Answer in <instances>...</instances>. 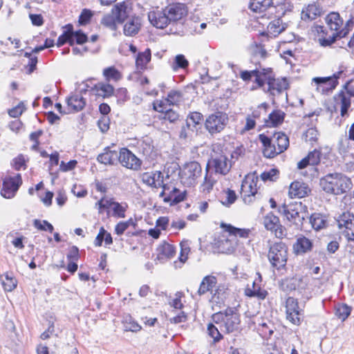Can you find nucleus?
I'll use <instances>...</instances> for the list:
<instances>
[{
    "label": "nucleus",
    "mask_w": 354,
    "mask_h": 354,
    "mask_svg": "<svg viewBox=\"0 0 354 354\" xmlns=\"http://www.w3.org/2000/svg\"><path fill=\"white\" fill-rule=\"evenodd\" d=\"M326 23L328 30L322 26L317 27V31L324 35L322 38L319 39V44L322 46H330L337 38L345 37L350 32L348 28H343V19L337 12L329 13L326 17Z\"/></svg>",
    "instance_id": "nucleus-1"
},
{
    "label": "nucleus",
    "mask_w": 354,
    "mask_h": 354,
    "mask_svg": "<svg viewBox=\"0 0 354 354\" xmlns=\"http://www.w3.org/2000/svg\"><path fill=\"white\" fill-rule=\"evenodd\" d=\"M321 189L327 194L339 196L349 192L353 187L350 178L342 173H330L319 180Z\"/></svg>",
    "instance_id": "nucleus-2"
},
{
    "label": "nucleus",
    "mask_w": 354,
    "mask_h": 354,
    "mask_svg": "<svg viewBox=\"0 0 354 354\" xmlns=\"http://www.w3.org/2000/svg\"><path fill=\"white\" fill-rule=\"evenodd\" d=\"M214 323L219 325L221 330L227 333L238 331L240 329L241 318L238 310L235 308H227L223 311L212 315Z\"/></svg>",
    "instance_id": "nucleus-3"
},
{
    "label": "nucleus",
    "mask_w": 354,
    "mask_h": 354,
    "mask_svg": "<svg viewBox=\"0 0 354 354\" xmlns=\"http://www.w3.org/2000/svg\"><path fill=\"white\" fill-rule=\"evenodd\" d=\"M303 209L304 206L301 202H290L280 205L278 211L291 224L299 227L302 226L306 216Z\"/></svg>",
    "instance_id": "nucleus-4"
},
{
    "label": "nucleus",
    "mask_w": 354,
    "mask_h": 354,
    "mask_svg": "<svg viewBox=\"0 0 354 354\" xmlns=\"http://www.w3.org/2000/svg\"><path fill=\"white\" fill-rule=\"evenodd\" d=\"M259 182V178L254 174L245 176L241 187V195L244 203L250 205L260 197Z\"/></svg>",
    "instance_id": "nucleus-5"
},
{
    "label": "nucleus",
    "mask_w": 354,
    "mask_h": 354,
    "mask_svg": "<svg viewBox=\"0 0 354 354\" xmlns=\"http://www.w3.org/2000/svg\"><path fill=\"white\" fill-rule=\"evenodd\" d=\"M344 71V67L340 66L339 71L335 73L332 76L328 77H316L312 80V85L315 87L317 92L322 95H328L338 85V80L342 77Z\"/></svg>",
    "instance_id": "nucleus-6"
},
{
    "label": "nucleus",
    "mask_w": 354,
    "mask_h": 354,
    "mask_svg": "<svg viewBox=\"0 0 354 354\" xmlns=\"http://www.w3.org/2000/svg\"><path fill=\"white\" fill-rule=\"evenodd\" d=\"M268 257L272 267L277 270L285 268L288 260V246L282 241L270 245Z\"/></svg>",
    "instance_id": "nucleus-7"
},
{
    "label": "nucleus",
    "mask_w": 354,
    "mask_h": 354,
    "mask_svg": "<svg viewBox=\"0 0 354 354\" xmlns=\"http://www.w3.org/2000/svg\"><path fill=\"white\" fill-rule=\"evenodd\" d=\"M202 167L196 161L185 163L180 169V182L186 187H192L197 183L198 178L201 176Z\"/></svg>",
    "instance_id": "nucleus-8"
},
{
    "label": "nucleus",
    "mask_w": 354,
    "mask_h": 354,
    "mask_svg": "<svg viewBox=\"0 0 354 354\" xmlns=\"http://www.w3.org/2000/svg\"><path fill=\"white\" fill-rule=\"evenodd\" d=\"M228 116L226 113L217 111L209 115L205 120V128L212 134L221 132L227 125Z\"/></svg>",
    "instance_id": "nucleus-9"
},
{
    "label": "nucleus",
    "mask_w": 354,
    "mask_h": 354,
    "mask_svg": "<svg viewBox=\"0 0 354 354\" xmlns=\"http://www.w3.org/2000/svg\"><path fill=\"white\" fill-rule=\"evenodd\" d=\"M286 319L292 324L299 326L302 322L304 310L299 308L297 299L288 297L285 302Z\"/></svg>",
    "instance_id": "nucleus-10"
},
{
    "label": "nucleus",
    "mask_w": 354,
    "mask_h": 354,
    "mask_svg": "<svg viewBox=\"0 0 354 354\" xmlns=\"http://www.w3.org/2000/svg\"><path fill=\"white\" fill-rule=\"evenodd\" d=\"M339 232L348 240L354 241V215L343 213L337 219Z\"/></svg>",
    "instance_id": "nucleus-11"
},
{
    "label": "nucleus",
    "mask_w": 354,
    "mask_h": 354,
    "mask_svg": "<svg viewBox=\"0 0 354 354\" xmlns=\"http://www.w3.org/2000/svg\"><path fill=\"white\" fill-rule=\"evenodd\" d=\"M22 184L21 176L17 174L13 176H6L3 180L1 194L3 198H13Z\"/></svg>",
    "instance_id": "nucleus-12"
},
{
    "label": "nucleus",
    "mask_w": 354,
    "mask_h": 354,
    "mask_svg": "<svg viewBox=\"0 0 354 354\" xmlns=\"http://www.w3.org/2000/svg\"><path fill=\"white\" fill-rule=\"evenodd\" d=\"M265 228L270 231L277 238L283 239L286 235V228L281 224L278 216L272 212L267 214L263 220Z\"/></svg>",
    "instance_id": "nucleus-13"
},
{
    "label": "nucleus",
    "mask_w": 354,
    "mask_h": 354,
    "mask_svg": "<svg viewBox=\"0 0 354 354\" xmlns=\"http://www.w3.org/2000/svg\"><path fill=\"white\" fill-rule=\"evenodd\" d=\"M142 182L152 187H162V191L160 194V197L166 194V191L169 189V185L163 183V176L159 171L145 172L142 176Z\"/></svg>",
    "instance_id": "nucleus-14"
},
{
    "label": "nucleus",
    "mask_w": 354,
    "mask_h": 354,
    "mask_svg": "<svg viewBox=\"0 0 354 354\" xmlns=\"http://www.w3.org/2000/svg\"><path fill=\"white\" fill-rule=\"evenodd\" d=\"M118 161L122 167L133 171L139 170L142 165V161L127 148L120 149Z\"/></svg>",
    "instance_id": "nucleus-15"
},
{
    "label": "nucleus",
    "mask_w": 354,
    "mask_h": 354,
    "mask_svg": "<svg viewBox=\"0 0 354 354\" xmlns=\"http://www.w3.org/2000/svg\"><path fill=\"white\" fill-rule=\"evenodd\" d=\"M131 12L132 4L129 1L118 3L112 9V13L119 23H123L126 19L131 17Z\"/></svg>",
    "instance_id": "nucleus-16"
},
{
    "label": "nucleus",
    "mask_w": 354,
    "mask_h": 354,
    "mask_svg": "<svg viewBox=\"0 0 354 354\" xmlns=\"http://www.w3.org/2000/svg\"><path fill=\"white\" fill-rule=\"evenodd\" d=\"M165 8L171 23L180 20L187 14L186 5L181 3H171Z\"/></svg>",
    "instance_id": "nucleus-17"
},
{
    "label": "nucleus",
    "mask_w": 354,
    "mask_h": 354,
    "mask_svg": "<svg viewBox=\"0 0 354 354\" xmlns=\"http://www.w3.org/2000/svg\"><path fill=\"white\" fill-rule=\"evenodd\" d=\"M207 165H209V171H212L214 176L216 174L226 175L230 170V165L225 156H220L212 159L208 162Z\"/></svg>",
    "instance_id": "nucleus-18"
},
{
    "label": "nucleus",
    "mask_w": 354,
    "mask_h": 354,
    "mask_svg": "<svg viewBox=\"0 0 354 354\" xmlns=\"http://www.w3.org/2000/svg\"><path fill=\"white\" fill-rule=\"evenodd\" d=\"M148 18L151 24L157 28L163 29L171 23L165 8L150 12Z\"/></svg>",
    "instance_id": "nucleus-19"
},
{
    "label": "nucleus",
    "mask_w": 354,
    "mask_h": 354,
    "mask_svg": "<svg viewBox=\"0 0 354 354\" xmlns=\"http://www.w3.org/2000/svg\"><path fill=\"white\" fill-rule=\"evenodd\" d=\"M272 5V0H250L248 8L257 18H263Z\"/></svg>",
    "instance_id": "nucleus-20"
},
{
    "label": "nucleus",
    "mask_w": 354,
    "mask_h": 354,
    "mask_svg": "<svg viewBox=\"0 0 354 354\" xmlns=\"http://www.w3.org/2000/svg\"><path fill=\"white\" fill-rule=\"evenodd\" d=\"M259 140L263 145V154L266 158H272L279 154L274 140L270 139L263 133L259 136Z\"/></svg>",
    "instance_id": "nucleus-21"
},
{
    "label": "nucleus",
    "mask_w": 354,
    "mask_h": 354,
    "mask_svg": "<svg viewBox=\"0 0 354 354\" xmlns=\"http://www.w3.org/2000/svg\"><path fill=\"white\" fill-rule=\"evenodd\" d=\"M217 279L215 276L207 275L201 282L197 293L201 296L207 292H209L215 296L218 291V290L215 289Z\"/></svg>",
    "instance_id": "nucleus-22"
},
{
    "label": "nucleus",
    "mask_w": 354,
    "mask_h": 354,
    "mask_svg": "<svg viewBox=\"0 0 354 354\" xmlns=\"http://www.w3.org/2000/svg\"><path fill=\"white\" fill-rule=\"evenodd\" d=\"M310 192L311 189L306 183L299 180L292 182L289 188V195L291 198H304Z\"/></svg>",
    "instance_id": "nucleus-23"
},
{
    "label": "nucleus",
    "mask_w": 354,
    "mask_h": 354,
    "mask_svg": "<svg viewBox=\"0 0 354 354\" xmlns=\"http://www.w3.org/2000/svg\"><path fill=\"white\" fill-rule=\"evenodd\" d=\"M216 182L217 179H216L214 172L209 171V165H207L206 173L203 181L199 187L200 192L204 194H209L212 191Z\"/></svg>",
    "instance_id": "nucleus-24"
},
{
    "label": "nucleus",
    "mask_w": 354,
    "mask_h": 354,
    "mask_svg": "<svg viewBox=\"0 0 354 354\" xmlns=\"http://www.w3.org/2000/svg\"><path fill=\"white\" fill-rule=\"evenodd\" d=\"M289 87V82L286 77L275 78L274 76L268 86V91L275 95L286 91Z\"/></svg>",
    "instance_id": "nucleus-25"
},
{
    "label": "nucleus",
    "mask_w": 354,
    "mask_h": 354,
    "mask_svg": "<svg viewBox=\"0 0 354 354\" xmlns=\"http://www.w3.org/2000/svg\"><path fill=\"white\" fill-rule=\"evenodd\" d=\"M135 147L138 153H142L145 157H150L153 151V145L152 139L149 136L142 137L136 140Z\"/></svg>",
    "instance_id": "nucleus-26"
},
{
    "label": "nucleus",
    "mask_w": 354,
    "mask_h": 354,
    "mask_svg": "<svg viewBox=\"0 0 354 354\" xmlns=\"http://www.w3.org/2000/svg\"><path fill=\"white\" fill-rule=\"evenodd\" d=\"M274 75V74L271 68H261V66H259V67H257L254 82L258 85V87H263L266 84H269Z\"/></svg>",
    "instance_id": "nucleus-27"
},
{
    "label": "nucleus",
    "mask_w": 354,
    "mask_h": 354,
    "mask_svg": "<svg viewBox=\"0 0 354 354\" xmlns=\"http://www.w3.org/2000/svg\"><path fill=\"white\" fill-rule=\"evenodd\" d=\"M322 8L316 3L309 4L302 9L301 18L303 21H310L315 20L322 15Z\"/></svg>",
    "instance_id": "nucleus-28"
},
{
    "label": "nucleus",
    "mask_w": 354,
    "mask_h": 354,
    "mask_svg": "<svg viewBox=\"0 0 354 354\" xmlns=\"http://www.w3.org/2000/svg\"><path fill=\"white\" fill-rule=\"evenodd\" d=\"M141 23L140 17L137 16H131L127 19L124 27L123 32L126 36H134L137 35L140 29Z\"/></svg>",
    "instance_id": "nucleus-29"
},
{
    "label": "nucleus",
    "mask_w": 354,
    "mask_h": 354,
    "mask_svg": "<svg viewBox=\"0 0 354 354\" xmlns=\"http://www.w3.org/2000/svg\"><path fill=\"white\" fill-rule=\"evenodd\" d=\"M91 91L97 96L109 97L114 93V88L109 83L98 82L91 87Z\"/></svg>",
    "instance_id": "nucleus-30"
},
{
    "label": "nucleus",
    "mask_w": 354,
    "mask_h": 354,
    "mask_svg": "<svg viewBox=\"0 0 354 354\" xmlns=\"http://www.w3.org/2000/svg\"><path fill=\"white\" fill-rule=\"evenodd\" d=\"M68 108L71 111L78 112L84 109L86 100L80 93H73L66 99Z\"/></svg>",
    "instance_id": "nucleus-31"
},
{
    "label": "nucleus",
    "mask_w": 354,
    "mask_h": 354,
    "mask_svg": "<svg viewBox=\"0 0 354 354\" xmlns=\"http://www.w3.org/2000/svg\"><path fill=\"white\" fill-rule=\"evenodd\" d=\"M118 155L117 151L111 150L109 147L104 149V152L99 154L97 157V160L104 165H113L118 161Z\"/></svg>",
    "instance_id": "nucleus-32"
},
{
    "label": "nucleus",
    "mask_w": 354,
    "mask_h": 354,
    "mask_svg": "<svg viewBox=\"0 0 354 354\" xmlns=\"http://www.w3.org/2000/svg\"><path fill=\"white\" fill-rule=\"evenodd\" d=\"M162 198L164 202L170 203L171 205H176L185 200V192H180L176 187H172V189L170 190V187L169 186V189L166 191V194Z\"/></svg>",
    "instance_id": "nucleus-33"
},
{
    "label": "nucleus",
    "mask_w": 354,
    "mask_h": 354,
    "mask_svg": "<svg viewBox=\"0 0 354 354\" xmlns=\"http://www.w3.org/2000/svg\"><path fill=\"white\" fill-rule=\"evenodd\" d=\"M259 274V279L253 281L252 288L248 286L245 289V294L249 297H257L259 299H263L266 297L268 292L265 290H262L261 288V275Z\"/></svg>",
    "instance_id": "nucleus-34"
},
{
    "label": "nucleus",
    "mask_w": 354,
    "mask_h": 354,
    "mask_svg": "<svg viewBox=\"0 0 354 354\" xmlns=\"http://www.w3.org/2000/svg\"><path fill=\"white\" fill-rule=\"evenodd\" d=\"M286 27L282 23V20L279 18L275 19L270 21L267 26V30L266 32H263V35H266L269 37H276L281 32L285 30Z\"/></svg>",
    "instance_id": "nucleus-35"
},
{
    "label": "nucleus",
    "mask_w": 354,
    "mask_h": 354,
    "mask_svg": "<svg viewBox=\"0 0 354 354\" xmlns=\"http://www.w3.org/2000/svg\"><path fill=\"white\" fill-rule=\"evenodd\" d=\"M151 59V53L149 48L143 52H139L136 57V67L139 71H144Z\"/></svg>",
    "instance_id": "nucleus-36"
},
{
    "label": "nucleus",
    "mask_w": 354,
    "mask_h": 354,
    "mask_svg": "<svg viewBox=\"0 0 354 354\" xmlns=\"http://www.w3.org/2000/svg\"><path fill=\"white\" fill-rule=\"evenodd\" d=\"M221 227L224 229L225 232L229 234V236L240 237V238H248L252 232L250 229L245 228H238L232 226L230 224H222Z\"/></svg>",
    "instance_id": "nucleus-37"
},
{
    "label": "nucleus",
    "mask_w": 354,
    "mask_h": 354,
    "mask_svg": "<svg viewBox=\"0 0 354 354\" xmlns=\"http://www.w3.org/2000/svg\"><path fill=\"white\" fill-rule=\"evenodd\" d=\"M336 106H339L340 113L342 118L348 116V110L351 106L350 97L346 96L344 92H341L335 97Z\"/></svg>",
    "instance_id": "nucleus-38"
},
{
    "label": "nucleus",
    "mask_w": 354,
    "mask_h": 354,
    "mask_svg": "<svg viewBox=\"0 0 354 354\" xmlns=\"http://www.w3.org/2000/svg\"><path fill=\"white\" fill-rule=\"evenodd\" d=\"M312 246L313 243L310 239L305 236H301L297 238L293 245V250L296 254H304L310 251Z\"/></svg>",
    "instance_id": "nucleus-39"
},
{
    "label": "nucleus",
    "mask_w": 354,
    "mask_h": 354,
    "mask_svg": "<svg viewBox=\"0 0 354 354\" xmlns=\"http://www.w3.org/2000/svg\"><path fill=\"white\" fill-rule=\"evenodd\" d=\"M0 280L3 290L6 292L12 291L17 286V280L12 273H4L0 276Z\"/></svg>",
    "instance_id": "nucleus-40"
},
{
    "label": "nucleus",
    "mask_w": 354,
    "mask_h": 354,
    "mask_svg": "<svg viewBox=\"0 0 354 354\" xmlns=\"http://www.w3.org/2000/svg\"><path fill=\"white\" fill-rule=\"evenodd\" d=\"M180 253L178 257L179 261H174L176 267H181L188 259L190 252V241L188 240H183L180 243Z\"/></svg>",
    "instance_id": "nucleus-41"
},
{
    "label": "nucleus",
    "mask_w": 354,
    "mask_h": 354,
    "mask_svg": "<svg viewBox=\"0 0 354 354\" xmlns=\"http://www.w3.org/2000/svg\"><path fill=\"white\" fill-rule=\"evenodd\" d=\"M218 248L222 253H231L235 248V241L230 237H222L218 241Z\"/></svg>",
    "instance_id": "nucleus-42"
},
{
    "label": "nucleus",
    "mask_w": 354,
    "mask_h": 354,
    "mask_svg": "<svg viewBox=\"0 0 354 354\" xmlns=\"http://www.w3.org/2000/svg\"><path fill=\"white\" fill-rule=\"evenodd\" d=\"M251 62L255 64L259 63L260 59H265L268 53L261 44H255L251 46Z\"/></svg>",
    "instance_id": "nucleus-43"
},
{
    "label": "nucleus",
    "mask_w": 354,
    "mask_h": 354,
    "mask_svg": "<svg viewBox=\"0 0 354 354\" xmlns=\"http://www.w3.org/2000/svg\"><path fill=\"white\" fill-rule=\"evenodd\" d=\"M273 140L277 147L279 153L286 151L289 146V138L283 133L278 132L273 136Z\"/></svg>",
    "instance_id": "nucleus-44"
},
{
    "label": "nucleus",
    "mask_w": 354,
    "mask_h": 354,
    "mask_svg": "<svg viewBox=\"0 0 354 354\" xmlns=\"http://www.w3.org/2000/svg\"><path fill=\"white\" fill-rule=\"evenodd\" d=\"M158 250L160 259H171L176 254V248L172 244L168 243L161 244Z\"/></svg>",
    "instance_id": "nucleus-45"
},
{
    "label": "nucleus",
    "mask_w": 354,
    "mask_h": 354,
    "mask_svg": "<svg viewBox=\"0 0 354 354\" xmlns=\"http://www.w3.org/2000/svg\"><path fill=\"white\" fill-rule=\"evenodd\" d=\"M171 69L177 72L179 69L186 70L189 66V62L182 54L177 55L170 64Z\"/></svg>",
    "instance_id": "nucleus-46"
},
{
    "label": "nucleus",
    "mask_w": 354,
    "mask_h": 354,
    "mask_svg": "<svg viewBox=\"0 0 354 354\" xmlns=\"http://www.w3.org/2000/svg\"><path fill=\"white\" fill-rule=\"evenodd\" d=\"M285 113L281 110H274L269 114L268 120H265L267 126H277L284 120Z\"/></svg>",
    "instance_id": "nucleus-47"
},
{
    "label": "nucleus",
    "mask_w": 354,
    "mask_h": 354,
    "mask_svg": "<svg viewBox=\"0 0 354 354\" xmlns=\"http://www.w3.org/2000/svg\"><path fill=\"white\" fill-rule=\"evenodd\" d=\"M128 204L125 202L118 203L115 201L112 207V216L118 218H124L126 216V212L128 209Z\"/></svg>",
    "instance_id": "nucleus-48"
},
{
    "label": "nucleus",
    "mask_w": 354,
    "mask_h": 354,
    "mask_svg": "<svg viewBox=\"0 0 354 354\" xmlns=\"http://www.w3.org/2000/svg\"><path fill=\"white\" fill-rule=\"evenodd\" d=\"M103 75L106 81L117 82L122 78L121 73L114 66L108 67L104 69Z\"/></svg>",
    "instance_id": "nucleus-49"
},
{
    "label": "nucleus",
    "mask_w": 354,
    "mask_h": 354,
    "mask_svg": "<svg viewBox=\"0 0 354 354\" xmlns=\"http://www.w3.org/2000/svg\"><path fill=\"white\" fill-rule=\"evenodd\" d=\"M351 307L345 304H338L335 306V315L342 321H345L350 315Z\"/></svg>",
    "instance_id": "nucleus-50"
},
{
    "label": "nucleus",
    "mask_w": 354,
    "mask_h": 354,
    "mask_svg": "<svg viewBox=\"0 0 354 354\" xmlns=\"http://www.w3.org/2000/svg\"><path fill=\"white\" fill-rule=\"evenodd\" d=\"M28 158L23 154H19L13 158L11 162L12 167L17 171L25 170L27 168Z\"/></svg>",
    "instance_id": "nucleus-51"
},
{
    "label": "nucleus",
    "mask_w": 354,
    "mask_h": 354,
    "mask_svg": "<svg viewBox=\"0 0 354 354\" xmlns=\"http://www.w3.org/2000/svg\"><path fill=\"white\" fill-rule=\"evenodd\" d=\"M223 194L224 196L221 198V202L223 205L226 207H230L236 201L237 198L236 192L229 188L223 190Z\"/></svg>",
    "instance_id": "nucleus-52"
},
{
    "label": "nucleus",
    "mask_w": 354,
    "mask_h": 354,
    "mask_svg": "<svg viewBox=\"0 0 354 354\" xmlns=\"http://www.w3.org/2000/svg\"><path fill=\"white\" fill-rule=\"evenodd\" d=\"M310 223L315 230H319L324 227L326 221L322 214L315 213L310 216Z\"/></svg>",
    "instance_id": "nucleus-53"
},
{
    "label": "nucleus",
    "mask_w": 354,
    "mask_h": 354,
    "mask_svg": "<svg viewBox=\"0 0 354 354\" xmlns=\"http://www.w3.org/2000/svg\"><path fill=\"white\" fill-rule=\"evenodd\" d=\"M94 15V12L90 9L84 8L82 10L79 19H78V24L79 26H84L90 24L93 17Z\"/></svg>",
    "instance_id": "nucleus-54"
},
{
    "label": "nucleus",
    "mask_w": 354,
    "mask_h": 354,
    "mask_svg": "<svg viewBox=\"0 0 354 354\" xmlns=\"http://www.w3.org/2000/svg\"><path fill=\"white\" fill-rule=\"evenodd\" d=\"M136 225V223L132 218L126 221H120L115 227V233L118 235H122L130 226L135 227Z\"/></svg>",
    "instance_id": "nucleus-55"
},
{
    "label": "nucleus",
    "mask_w": 354,
    "mask_h": 354,
    "mask_svg": "<svg viewBox=\"0 0 354 354\" xmlns=\"http://www.w3.org/2000/svg\"><path fill=\"white\" fill-rule=\"evenodd\" d=\"M203 120V115L199 112L191 113L186 120L187 126L195 127L196 125L201 124Z\"/></svg>",
    "instance_id": "nucleus-56"
},
{
    "label": "nucleus",
    "mask_w": 354,
    "mask_h": 354,
    "mask_svg": "<svg viewBox=\"0 0 354 354\" xmlns=\"http://www.w3.org/2000/svg\"><path fill=\"white\" fill-rule=\"evenodd\" d=\"M183 98V94L180 91L171 90L170 91L166 97V100L169 105L178 104Z\"/></svg>",
    "instance_id": "nucleus-57"
},
{
    "label": "nucleus",
    "mask_w": 354,
    "mask_h": 354,
    "mask_svg": "<svg viewBox=\"0 0 354 354\" xmlns=\"http://www.w3.org/2000/svg\"><path fill=\"white\" fill-rule=\"evenodd\" d=\"M34 227L41 231H48L52 233L54 230L53 226L46 220L35 219L33 221Z\"/></svg>",
    "instance_id": "nucleus-58"
},
{
    "label": "nucleus",
    "mask_w": 354,
    "mask_h": 354,
    "mask_svg": "<svg viewBox=\"0 0 354 354\" xmlns=\"http://www.w3.org/2000/svg\"><path fill=\"white\" fill-rule=\"evenodd\" d=\"M318 131L315 128H309L304 133V139L306 142H309L313 146L318 139Z\"/></svg>",
    "instance_id": "nucleus-59"
},
{
    "label": "nucleus",
    "mask_w": 354,
    "mask_h": 354,
    "mask_svg": "<svg viewBox=\"0 0 354 354\" xmlns=\"http://www.w3.org/2000/svg\"><path fill=\"white\" fill-rule=\"evenodd\" d=\"M208 335L213 339L214 342H218L223 339V335L218 328L213 324H209L207 326Z\"/></svg>",
    "instance_id": "nucleus-60"
},
{
    "label": "nucleus",
    "mask_w": 354,
    "mask_h": 354,
    "mask_svg": "<svg viewBox=\"0 0 354 354\" xmlns=\"http://www.w3.org/2000/svg\"><path fill=\"white\" fill-rule=\"evenodd\" d=\"M268 107V104L263 102L258 106V107L254 109L250 115L254 120L259 119L261 115H266L267 114V109Z\"/></svg>",
    "instance_id": "nucleus-61"
},
{
    "label": "nucleus",
    "mask_w": 354,
    "mask_h": 354,
    "mask_svg": "<svg viewBox=\"0 0 354 354\" xmlns=\"http://www.w3.org/2000/svg\"><path fill=\"white\" fill-rule=\"evenodd\" d=\"M162 114V116H161L160 118L165 120H168L171 123L176 122L179 118V114L171 109L166 110L165 112Z\"/></svg>",
    "instance_id": "nucleus-62"
},
{
    "label": "nucleus",
    "mask_w": 354,
    "mask_h": 354,
    "mask_svg": "<svg viewBox=\"0 0 354 354\" xmlns=\"http://www.w3.org/2000/svg\"><path fill=\"white\" fill-rule=\"evenodd\" d=\"M321 151L317 149H314L310 151L306 156L307 159L310 162V165H317L320 162Z\"/></svg>",
    "instance_id": "nucleus-63"
},
{
    "label": "nucleus",
    "mask_w": 354,
    "mask_h": 354,
    "mask_svg": "<svg viewBox=\"0 0 354 354\" xmlns=\"http://www.w3.org/2000/svg\"><path fill=\"white\" fill-rule=\"evenodd\" d=\"M101 24L111 30L116 28L115 19L114 17L111 15H104L101 20Z\"/></svg>",
    "instance_id": "nucleus-64"
}]
</instances>
